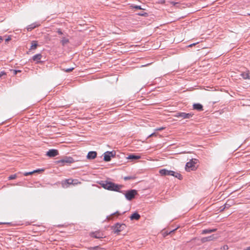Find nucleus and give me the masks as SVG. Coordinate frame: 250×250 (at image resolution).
Listing matches in <instances>:
<instances>
[{"label":"nucleus","mask_w":250,"mask_h":250,"mask_svg":"<svg viewBox=\"0 0 250 250\" xmlns=\"http://www.w3.org/2000/svg\"><path fill=\"white\" fill-rule=\"evenodd\" d=\"M99 184L105 189L123 193V191H120L123 188V186L121 185H118L107 180L101 181Z\"/></svg>","instance_id":"nucleus-1"},{"label":"nucleus","mask_w":250,"mask_h":250,"mask_svg":"<svg viewBox=\"0 0 250 250\" xmlns=\"http://www.w3.org/2000/svg\"><path fill=\"white\" fill-rule=\"evenodd\" d=\"M159 173L161 175L163 176L170 175L177 178L180 180L182 179V176L181 174L172 170H168L166 169H162L159 170Z\"/></svg>","instance_id":"nucleus-2"},{"label":"nucleus","mask_w":250,"mask_h":250,"mask_svg":"<svg viewBox=\"0 0 250 250\" xmlns=\"http://www.w3.org/2000/svg\"><path fill=\"white\" fill-rule=\"evenodd\" d=\"M75 162L73 158L70 156H65L62 159L57 161L58 164H60V166H62L65 165H69Z\"/></svg>","instance_id":"nucleus-3"},{"label":"nucleus","mask_w":250,"mask_h":250,"mask_svg":"<svg viewBox=\"0 0 250 250\" xmlns=\"http://www.w3.org/2000/svg\"><path fill=\"white\" fill-rule=\"evenodd\" d=\"M125 228L126 225L125 224L117 223L112 226L111 229L114 233L118 234L120 232L125 229Z\"/></svg>","instance_id":"nucleus-4"},{"label":"nucleus","mask_w":250,"mask_h":250,"mask_svg":"<svg viewBox=\"0 0 250 250\" xmlns=\"http://www.w3.org/2000/svg\"><path fill=\"white\" fill-rule=\"evenodd\" d=\"M137 194V191L135 189H130L127 190L125 194V197L127 200L130 201L135 198Z\"/></svg>","instance_id":"nucleus-5"},{"label":"nucleus","mask_w":250,"mask_h":250,"mask_svg":"<svg viewBox=\"0 0 250 250\" xmlns=\"http://www.w3.org/2000/svg\"><path fill=\"white\" fill-rule=\"evenodd\" d=\"M196 160L193 159L191 160L190 161L187 163L186 165L185 169L188 171H190V170H193L195 169V164H196Z\"/></svg>","instance_id":"nucleus-6"},{"label":"nucleus","mask_w":250,"mask_h":250,"mask_svg":"<svg viewBox=\"0 0 250 250\" xmlns=\"http://www.w3.org/2000/svg\"><path fill=\"white\" fill-rule=\"evenodd\" d=\"M193 114L192 113H185V112H178L174 116L177 118H180L182 119H190L193 116Z\"/></svg>","instance_id":"nucleus-7"},{"label":"nucleus","mask_w":250,"mask_h":250,"mask_svg":"<svg viewBox=\"0 0 250 250\" xmlns=\"http://www.w3.org/2000/svg\"><path fill=\"white\" fill-rule=\"evenodd\" d=\"M91 237L95 238L100 239L103 238L104 234L100 231H96L95 232H91L89 234Z\"/></svg>","instance_id":"nucleus-8"},{"label":"nucleus","mask_w":250,"mask_h":250,"mask_svg":"<svg viewBox=\"0 0 250 250\" xmlns=\"http://www.w3.org/2000/svg\"><path fill=\"white\" fill-rule=\"evenodd\" d=\"M59 154V152L57 149H49L46 153V155L49 157H54Z\"/></svg>","instance_id":"nucleus-9"},{"label":"nucleus","mask_w":250,"mask_h":250,"mask_svg":"<svg viewBox=\"0 0 250 250\" xmlns=\"http://www.w3.org/2000/svg\"><path fill=\"white\" fill-rule=\"evenodd\" d=\"M217 237L215 236V235L214 234H213L209 236L202 238L201 239V241L202 243H204L206 242H209L214 240Z\"/></svg>","instance_id":"nucleus-10"},{"label":"nucleus","mask_w":250,"mask_h":250,"mask_svg":"<svg viewBox=\"0 0 250 250\" xmlns=\"http://www.w3.org/2000/svg\"><path fill=\"white\" fill-rule=\"evenodd\" d=\"M42 58L41 54H37L32 57V60L36 62V63H39L41 62V60Z\"/></svg>","instance_id":"nucleus-11"},{"label":"nucleus","mask_w":250,"mask_h":250,"mask_svg":"<svg viewBox=\"0 0 250 250\" xmlns=\"http://www.w3.org/2000/svg\"><path fill=\"white\" fill-rule=\"evenodd\" d=\"M97 154V153L96 151H89L87 155V158L88 159H93L96 157Z\"/></svg>","instance_id":"nucleus-12"},{"label":"nucleus","mask_w":250,"mask_h":250,"mask_svg":"<svg viewBox=\"0 0 250 250\" xmlns=\"http://www.w3.org/2000/svg\"><path fill=\"white\" fill-rule=\"evenodd\" d=\"M40 25V24L37 23V22L32 23L30 25H29L27 27V30L28 31H30L31 30H32L33 29H34L35 28L39 26Z\"/></svg>","instance_id":"nucleus-13"},{"label":"nucleus","mask_w":250,"mask_h":250,"mask_svg":"<svg viewBox=\"0 0 250 250\" xmlns=\"http://www.w3.org/2000/svg\"><path fill=\"white\" fill-rule=\"evenodd\" d=\"M193 108L194 109L197 110L198 111H202L203 110V105L199 103L194 104L193 105Z\"/></svg>","instance_id":"nucleus-14"},{"label":"nucleus","mask_w":250,"mask_h":250,"mask_svg":"<svg viewBox=\"0 0 250 250\" xmlns=\"http://www.w3.org/2000/svg\"><path fill=\"white\" fill-rule=\"evenodd\" d=\"M77 180L76 179H66L63 184H67V185H74L76 184V181Z\"/></svg>","instance_id":"nucleus-15"},{"label":"nucleus","mask_w":250,"mask_h":250,"mask_svg":"<svg viewBox=\"0 0 250 250\" xmlns=\"http://www.w3.org/2000/svg\"><path fill=\"white\" fill-rule=\"evenodd\" d=\"M216 230H217L216 229H203L202 231V234H207V233H211L212 232H215L216 231Z\"/></svg>","instance_id":"nucleus-16"},{"label":"nucleus","mask_w":250,"mask_h":250,"mask_svg":"<svg viewBox=\"0 0 250 250\" xmlns=\"http://www.w3.org/2000/svg\"><path fill=\"white\" fill-rule=\"evenodd\" d=\"M128 159L134 160H138L141 158V156L140 155H135L134 154H130L127 158Z\"/></svg>","instance_id":"nucleus-17"},{"label":"nucleus","mask_w":250,"mask_h":250,"mask_svg":"<svg viewBox=\"0 0 250 250\" xmlns=\"http://www.w3.org/2000/svg\"><path fill=\"white\" fill-rule=\"evenodd\" d=\"M140 215L137 212L133 213L130 217L131 220H138L140 218Z\"/></svg>","instance_id":"nucleus-18"},{"label":"nucleus","mask_w":250,"mask_h":250,"mask_svg":"<svg viewBox=\"0 0 250 250\" xmlns=\"http://www.w3.org/2000/svg\"><path fill=\"white\" fill-rule=\"evenodd\" d=\"M104 160L105 162H109L111 160V157L110 155L108 154V151L104 153Z\"/></svg>","instance_id":"nucleus-19"},{"label":"nucleus","mask_w":250,"mask_h":250,"mask_svg":"<svg viewBox=\"0 0 250 250\" xmlns=\"http://www.w3.org/2000/svg\"><path fill=\"white\" fill-rule=\"evenodd\" d=\"M38 44L37 43V42L35 41H33L31 42V45L30 48V50H35L37 48Z\"/></svg>","instance_id":"nucleus-20"},{"label":"nucleus","mask_w":250,"mask_h":250,"mask_svg":"<svg viewBox=\"0 0 250 250\" xmlns=\"http://www.w3.org/2000/svg\"><path fill=\"white\" fill-rule=\"evenodd\" d=\"M241 76L244 79H249L250 80V75L247 72H243L241 74Z\"/></svg>","instance_id":"nucleus-21"},{"label":"nucleus","mask_w":250,"mask_h":250,"mask_svg":"<svg viewBox=\"0 0 250 250\" xmlns=\"http://www.w3.org/2000/svg\"><path fill=\"white\" fill-rule=\"evenodd\" d=\"M43 171V169H37V170H35L33 171H31V172H25L23 173V175L25 176H28V175H31L33 173H35L36 172H38V171Z\"/></svg>","instance_id":"nucleus-22"},{"label":"nucleus","mask_w":250,"mask_h":250,"mask_svg":"<svg viewBox=\"0 0 250 250\" xmlns=\"http://www.w3.org/2000/svg\"><path fill=\"white\" fill-rule=\"evenodd\" d=\"M231 206V205L228 203V202H226L223 207L222 208L220 209V211H223L225 208H229Z\"/></svg>","instance_id":"nucleus-23"},{"label":"nucleus","mask_w":250,"mask_h":250,"mask_svg":"<svg viewBox=\"0 0 250 250\" xmlns=\"http://www.w3.org/2000/svg\"><path fill=\"white\" fill-rule=\"evenodd\" d=\"M61 42L63 46H64L66 44L69 42V40L67 38L63 37L61 41Z\"/></svg>","instance_id":"nucleus-24"},{"label":"nucleus","mask_w":250,"mask_h":250,"mask_svg":"<svg viewBox=\"0 0 250 250\" xmlns=\"http://www.w3.org/2000/svg\"><path fill=\"white\" fill-rule=\"evenodd\" d=\"M108 154H109L110 156V157H114L116 155V152L115 151H108Z\"/></svg>","instance_id":"nucleus-25"},{"label":"nucleus","mask_w":250,"mask_h":250,"mask_svg":"<svg viewBox=\"0 0 250 250\" xmlns=\"http://www.w3.org/2000/svg\"><path fill=\"white\" fill-rule=\"evenodd\" d=\"M135 179V177H134V176H126L124 178V179L125 181H127V180H132V179Z\"/></svg>","instance_id":"nucleus-26"},{"label":"nucleus","mask_w":250,"mask_h":250,"mask_svg":"<svg viewBox=\"0 0 250 250\" xmlns=\"http://www.w3.org/2000/svg\"><path fill=\"white\" fill-rule=\"evenodd\" d=\"M17 178V174H13V175H11L10 176H9L8 177V179L9 180H13V179H15Z\"/></svg>","instance_id":"nucleus-27"},{"label":"nucleus","mask_w":250,"mask_h":250,"mask_svg":"<svg viewBox=\"0 0 250 250\" xmlns=\"http://www.w3.org/2000/svg\"><path fill=\"white\" fill-rule=\"evenodd\" d=\"M137 14L139 16H146L148 15V14L147 13L144 12H141L140 13H138Z\"/></svg>","instance_id":"nucleus-28"},{"label":"nucleus","mask_w":250,"mask_h":250,"mask_svg":"<svg viewBox=\"0 0 250 250\" xmlns=\"http://www.w3.org/2000/svg\"><path fill=\"white\" fill-rule=\"evenodd\" d=\"M74 69V67H71V68H67V69H64L63 70L65 72H71L72 71H73V70Z\"/></svg>","instance_id":"nucleus-29"},{"label":"nucleus","mask_w":250,"mask_h":250,"mask_svg":"<svg viewBox=\"0 0 250 250\" xmlns=\"http://www.w3.org/2000/svg\"><path fill=\"white\" fill-rule=\"evenodd\" d=\"M5 75H6V74L4 71H2L0 72V78H2L3 76H5Z\"/></svg>","instance_id":"nucleus-30"},{"label":"nucleus","mask_w":250,"mask_h":250,"mask_svg":"<svg viewBox=\"0 0 250 250\" xmlns=\"http://www.w3.org/2000/svg\"><path fill=\"white\" fill-rule=\"evenodd\" d=\"M133 7L135 9H143V8H141V6H139V5H135Z\"/></svg>","instance_id":"nucleus-31"},{"label":"nucleus","mask_w":250,"mask_h":250,"mask_svg":"<svg viewBox=\"0 0 250 250\" xmlns=\"http://www.w3.org/2000/svg\"><path fill=\"white\" fill-rule=\"evenodd\" d=\"M229 249L228 246L227 245L224 246L222 248H221V249L223 250H228Z\"/></svg>","instance_id":"nucleus-32"},{"label":"nucleus","mask_w":250,"mask_h":250,"mask_svg":"<svg viewBox=\"0 0 250 250\" xmlns=\"http://www.w3.org/2000/svg\"><path fill=\"white\" fill-rule=\"evenodd\" d=\"M57 33L59 34V35H62L63 33L62 32V31H61V29H59L57 31Z\"/></svg>","instance_id":"nucleus-33"},{"label":"nucleus","mask_w":250,"mask_h":250,"mask_svg":"<svg viewBox=\"0 0 250 250\" xmlns=\"http://www.w3.org/2000/svg\"><path fill=\"white\" fill-rule=\"evenodd\" d=\"M115 214L121 215V213H120L119 212V211H116L115 212H114V213H112V214H111V215H115Z\"/></svg>","instance_id":"nucleus-34"},{"label":"nucleus","mask_w":250,"mask_h":250,"mask_svg":"<svg viewBox=\"0 0 250 250\" xmlns=\"http://www.w3.org/2000/svg\"><path fill=\"white\" fill-rule=\"evenodd\" d=\"M14 74L16 75L17 74L18 72H21L20 70H14Z\"/></svg>","instance_id":"nucleus-35"},{"label":"nucleus","mask_w":250,"mask_h":250,"mask_svg":"<svg viewBox=\"0 0 250 250\" xmlns=\"http://www.w3.org/2000/svg\"><path fill=\"white\" fill-rule=\"evenodd\" d=\"M87 250H95V249H93V247H90Z\"/></svg>","instance_id":"nucleus-36"},{"label":"nucleus","mask_w":250,"mask_h":250,"mask_svg":"<svg viewBox=\"0 0 250 250\" xmlns=\"http://www.w3.org/2000/svg\"><path fill=\"white\" fill-rule=\"evenodd\" d=\"M10 40H11V38H10V37H8V38H7V39L5 40V41H6V42H8V41H9Z\"/></svg>","instance_id":"nucleus-37"},{"label":"nucleus","mask_w":250,"mask_h":250,"mask_svg":"<svg viewBox=\"0 0 250 250\" xmlns=\"http://www.w3.org/2000/svg\"><path fill=\"white\" fill-rule=\"evenodd\" d=\"M195 44V43H192V44H191L190 45H188L189 47H191L193 45H194Z\"/></svg>","instance_id":"nucleus-38"},{"label":"nucleus","mask_w":250,"mask_h":250,"mask_svg":"<svg viewBox=\"0 0 250 250\" xmlns=\"http://www.w3.org/2000/svg\"><path fill=\"white\" fill-rule=\"evenodd\" d=\"M245 250H250V246L247 247Z\"/></svg>","instance_id":"nucleus-39"},{"label":"nucleus","mask_w":250,"mask_h":250,"mask_svg":"<svg viewBox=\"0 0 250 250\" xmlns=\"http://www.w3.org/2000/svg\"><path fill=\"white\" fill-rule=\"evenodd\" d=\"M163 127H162V128H158V129H156V130H163Z\"/></svg>","instance_id":"nucleus-40"},{"label":"nucleus","mask_w":250,"mask_h":250,"mask_svg":"<svg viewBox=\"0 0 250 250\" xmlns=\"http://www.w3.org/2000/svg\"><path fill=\"white\" fill-rule=\"evenodd\" d=\"M3 40L2 38L1 37H0V43L1 42V41Z\"/></svg>","instance_id":"nucleus-41"},{"label":"nucleus","mask_w":250,"mask_h":250,"mask_svg":"<svg viewBox=\"0 0 250 250\" xmlns=\"http://www.w3.org/2000/svg\"><path fill=\"white\" fill-rule=\"evenodd\" d=\"M154 134H155V133H152L151 134H150V135H149V136H150V137L152 136H153Z\"/></svg>","instance_id":"nucleus-42"}]
</instances>
